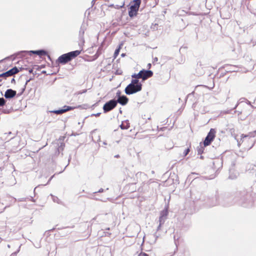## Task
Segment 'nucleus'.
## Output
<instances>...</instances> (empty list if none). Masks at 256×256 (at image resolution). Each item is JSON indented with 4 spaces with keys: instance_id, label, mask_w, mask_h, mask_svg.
<instances>
[{
    "instance_id": "f257e3e1",
    "label": "nucleus",
    "mask_w": 256,
    "mask_h": 256,
    "mask_svg": "<svg viewBox=\"0 0 256 256\" xmlns=\"http://www.w3.org/2000/svg\"><path fill=\"white\" fill-rule=\"evenodd\" d=\"M142 88V84L136 78H132L131 82L126 88L125 92L127 94H132L140 92Z\"/></svg>"
},
{
    "instance_id": "5701e85b",
    "label": "nucleus",
    "mask_w": 256,
    "mask_h": 256,
    "mask_svg": "<svg viewBox=\"0 0 256 256\" xmlns=\"http://www.w3.org/2000/svg\"><path fill=\"white\" fill-rule=\"evenodd\" d=\"M100 113H97L96 114H94V115L96 116H98L100 115Z\"/></svg>"
},
{
    "instance_id": "bb28decb",
    "label": "nucleus",
    "mask_w": 256,
    "mask_h": 256,
    "mask_svg": "<svg viewBox=\"0 0 256 256\" xmlns=\"http://www.w3.org/2000/svg\"><path fill=\"white\" fill-rule=\"evenodd\" d=\"M63 147H64V146L62 145V144L59 148H62V150L63 149Z\"/></svg>"
},
{
    "instance_id": "4468645a",
    "label": "nucleus",
    "mask_w": 256,
    "mask_h": 256,
    "mask_svg": "<svg viewBox=\"0 0 256 256\" xmlns=\"http://www.w3.org/2000/svg\"><path fill=\"white\" fill-rule=\"evenodd\" d=\"M9 71L10 72L12 76L18 73L19 72L18 70L16 67H14L10 69V70H9Z\"/></svg>"
},
{
    "instance_id": "aec40b11",
    "label": "nucleus",
    "mask_w": 256,
    "mask_h": 256,
    "mask_svg": "<svg viewBox=\"0 0 256 256\" xmlns=\"http://www.w3.org/2000/svg\"><path fill=\"white\" fill-rule=\"evenodd\" d=\"M189 152H190V149L188 148L184 151V152L183 153V156H186L188 154Z\"/></svg>"
},
{
    "instance_id": "cd10ccee",
    "label": "nucleus",
    "mask_w": 256,
    "mask_h": 256,
    "mask_svg": "<svg viewBox=\"0 0 256 256\" xmlns=\"http://www.w3.org/2000/svg\"><path fill=\"white\" fill-rule=\"evenodd\" d=\"M156 239H157V237H156L154 240L153 242L154 243L156 242Z\"/></svg>"
},
{
    "instance_id": "393cba45",
    "label": "nucleus",
    "mask_w": 256,
    "mask_h": 256,
    "mask_svg": "<svg viewBox=\"0 0 256 256\" xmlns=\"http://www.w3.org/2000/svg\"><path fill=\"white\" fill-rule=\"evenodd\" d=\"M11 82L12 83H14V82H15V80L14 78H12L11 80Z\"/></svg>"
},
{
    "instance_id": "412c9836",
    "label": "nucleus",
    "mask_w": 256,
    "mask_h": 256,
    "mask_svg": "<svg viewBox=\"0 0 256 256\" xmlns=\"http://www.w3.org/2000/svg\"><path fill=\"white\" fill-rule=\"evenodd\" d=\"M248 136H248V134H247V135H245V134H242L241 135V138H242H242H246V137H248Z\"/></svg>"
},
{
    "instance_id": "423d86ee",
    "label": "nucleus",
    "mask_w": 256,
    "mask_h": 256,
    "mask_svg": "<svg viewBox=\"0 0 256 256\" xmlns=\"http://www.w3.org/2000/svg\"><path fill=\"white\" fill-rule=\"evenodd\" d=\"M120 92H116V96H118V100H116L117 103L118 102L122 105H125L128 102V98L124 96H120Z\"/></svg>"
},
{
    "instance_id": "f3484780",
    "label": "nucleus",
    "mask_w": 256,
    "mask_h": 256,
    "mask_svg": "<svg viewBox=\"0 0 256 256\" xmlns=\"http://www.w3.org/2000/svg\"><path fill=\"white\" fill-rule=\"evenodd\" d=\"M120 46H119L118 48H117L115 52H114V58H116V56H118V54H119V52H120Z\"/></svg>"
},
{
    "instance_id": "20e7f679",
    "label": "nucleus",
    "mask_w": 256,
    "mask_h": 256,
    "mask_svg": "<svg viewBox=\"0 0 256 256\" xmlns=\"http://www.w3.org/2000/svg\"><path fill=\"white\" fill-rule=\"evenodd\" d=\"M117 102L116 100H112L106 103L104 106L103 109L104 112H108L116 106Z\"/></svg>"
},
{
    "instance_id": "9d476101",
    "label": "nucleus",
    "mask_w": 256,
    "mask_h": 256,
    "mask_svg": "<svg viewBox=\"0 0 256 256\" xmlns=\"http://www.w3.org/2000/svg\"><path fill=\"white\" fill-rule=\"evenodd\" d=\"M28 52L32 53L34 54H36L38 56H42V55H46V52L44 50H30Z\"/></svg>"
},
{
    "instance_id": "a211bd4d",
    "label": "nucleus",
    "mask_w": 256,
    "mask_h": 256,
    "mask_svg": "<svg viewBox=\"0 0 256 256\" xmlns=\"http://www.w3.org/2000/svg\"><path fill=\"white\" fill-rule=\"evenodd\" d=\"M5 103H6V101L4 100V98H0V106H4L5 104Z\"/></svg>"
},
{
    "instance_id": "b1692460",
    "label": "nucleus",
    "mask_w": 256,
    "mask_h": 256,
    "mask_svg": "<svg viewBox=\"0 0 256 256\" xmlns=\"http://www.w3.org/2000/svg\"><path fill=\"white\" fill-rule=\"evenodd\" d=\"M103 191H104V190H103L102 188H100V189L98 191V192H103Z\"/></svg>"
},
{
    "instance_id": "39448f33",
    "label": "nucleus",
    "mask_w": 256,
    "mask_h": 256,
    "mask_svg": "<svg viewBox=\"0 0 256 256\" xmlns=\"http://www.w3.org/2000/svg\"><path fill=\"white\" fill-rule=\"evenodd\" d=\"M76 107H72L68 106H64L62 109L56 110H52L50 111V112H52L56 114H62L67 111L73 110Z\"/></svg>"
},
{
    "instance_id": "ddd939ff",
    "label": "nucleus",
    "mask_w": 256,
    "mask_h": 256,
    "mask_svg": "<svg viewBox=\"0 0 256 256\" xmlns=\"http://www.w3.org/2000/svg\"><path fill=\"white\" fill-rule=\"evenodd\" d=\"M168 214V208H166L161 212L160 215L161 216H162V217H164L166 218Z\"/></svg>"
},
{
    "instance_id": "2eb2a0df",
    "label": "nucleus",
    "mask_w": 256,
    "mask_h": 256,
    "mask_svg": "<svg viewBox=\"0 0 256 256\" xmlns=\"http://www.w3.org/2000/svg\"><path fill=\"white\" fill-rule=\"evenodd\" d=\"M12 76V74L9 70L7 71L6 72L4 73H3V74H0V77H8V76Z\"/></svg>"
},
{
    "instance_id": "6e6552de",
    "label": "nucleus",
    "mask_w": 256,
    "mask_h": 256,
    "mask_svg": "<svg viewBox=\"0 0 256 256\" xmlns=\"http://www.w3.org/2000/svg\"><path fill=\"white\" fill-rule=\"evenodd\" d=\"M16 91L12 89H8L6 90L4 94V97L6 98H10L14 97L16 95Z\"/></svg>"
},
{
    "instance_id": "f03ea898",
    "label": "nucleus",
    "mask_w": 256,
    "mask_h": 256,
    "mask_svg": "<svg viewBox=\"0 0 256 256\" xmlns=\"http://www.w3.org/2000/svg\"><path fill=\"white\" fill-rule=\"evenodd\" d=\"M153 72L151 70H142L138 74H134L132 76V78H136L137 80L142 78V81L147 80L152 76Z\"/></svg>"
},
{
    "instance_id": "0eeeda50",
    "label": "nucleus",
    "mask_w": 256,
    "mask_h": 256,
    "mask_svg": "<svg viewBox=\"0 0 256 256\" xmlns=\"http://www.w3.org/2000/svg\"><path fill=\"white\" fill-rule=\"evenodd\" d=\"M71 60L68 54L62 55L58 58V62L62 64H66Z\"/></svg>"
},
{
    "instance_id": "c85d7f7f",
    "label": "nucleus",
    "mask_w": 256,
    "mask_h": 256,
    "mask_svg": "<svg viewBox=\"0 0 256 256\" xmlns=\"http://www.w3.org/2000/svg\"><path fill=\"white\" fill-rule=\"evenodd\" d=\"M121 56H122V57H124V56H125V54H121Z\"/></svg>"
},
{
    "instance_id": "f8f14e48",
    "label": "nucleus",
    "mask_w": 256,
    "mask_h": 256,
    "mask_svg": "<svg viewBox=\"0 0 256 256\" xmlns=\"http://www.w3.org/2000/svg\"><path fill=\"white\" fill-rule=\"evenodd\" d=\"M166 220V218H165L162 217V216H161L160 215V216L159 218L160 224L158 228V230H159L160 228L164 222Z\"/></svg>"
},
{
    "instance_id": "1a4fd4ad",
    "label": "nucleus",
    "mask_w": 256,
    "mask_h": 256,
    "mask_svg": "<svg viewBox=\"0 0 256 256\" xmlns=\"http://www.w3.org/2000/svg\"><path fill=\"white\" fill-rule=\"evenodd\" d=\"M216 131L214 129H211L208 132L206 138L208 139H210L212 141L213 140L214 138L215 137Z\"/></svg>"
},
{
    "instance_id": "dca6fc26",
    "label": "nucleus",
    "mask_w": 256,
    "mask_h": 256,
    "mask_svg": "<svg viewBox=\"0 0 256 256\" xmlns=\"http://www.w3.org/2000/svg\"><path fill=\"white\" fill-rule=\"evenodd\" d=\"M212 141L210 140V139H208L206 137L205 138V140L204 141V144L205 146H208L210 144Z\"/></svg>"
},
{
    "instance_id": "c756f323",
    "label": "nucleus",
    "mask_w": 256,
    "mask_h": 256,
    "mask_svg": "<svg viewBox=\"0 0 256 256\" xmlns=\"http://www.w3.org/2000/svg\"><path fill=\"white\" fill-rule=\"evenodd\" d=\"M151 66V64H148V66Z\"/></svg>"
},
{
    "instance_id": "7ed1b4c3",
    "label": "nucleus",
    "mask_w": 256,
    "mask_h": 256,
    "mask_svg": "<svg viewBox=\"0 0 256 256\" xmlns=\"http://www.w3.org/2000/svg\"><path fill=\"white\" fill-rule=\"evenodd\" d=\"M140 2V0H134L130 2V10L128 12V14L130 17H133L136 15Z\"/></svg>"
},
{
    "instance_id": "4be33fe9",
    "label": "nucleus",
    "mask_w": 256,
    "mask_h": 256,
    "mask_svg": "<svg viewBox=\"0 0 256 256\" xmlns=\"http://www.w3.org/2000/svg\"><path fill=\"white\" fill-rule=\"evenodd\" d=\"M138 256H148L145 253H140Z\"/></svg>"
},
{
    "instance_id": "9b49d317",
    "label": "nucleus",
    "mask_w": 256,
    "mask_h": 256,
    "mask_svg": "<svg viewBox=\"0 0 256 256\" xmlns=\"http://www.w3.org/2000/svg\"><path fill=\"white\" fill-rule=\"evenodd\" d=\"M80 50H75V51L70 52L68 54L70 56V59L72 60V58H75L76 56L79 55L80 54Z\"/></svg>"
},
{
    "instance_id": "6ab92c4d",
    "label": "nucleus",
    "mask_w": 256,
    "mask_h": 256,
    "mask_svg": "<svg viewBox=\"0 0 256 256\" xmlns=\"http://www.w3.org/2000/svg\"><path fill=\"white\" fill-rule=\"evenodd\" d=\"M256 130L254 132H249L248 134V136H249L250 137H254L256 136Z\"/></svg>"
},
{
    "instance_id": "a878e982",
    "label": "nucleus",
    "mask_w": 256,
    "mask_h": 256,
    "mask_svg": "<svg viewBox=\"0 0 256 256\" xmlns=\"http://www.w3.org/2000/svg\"><path fill=\"white\" fill-rule=\"evenodd\" d=\"M120 128L122 129H126V128L124 127L122 124L120 126Z\"/></svg>"
}]
</instances>
